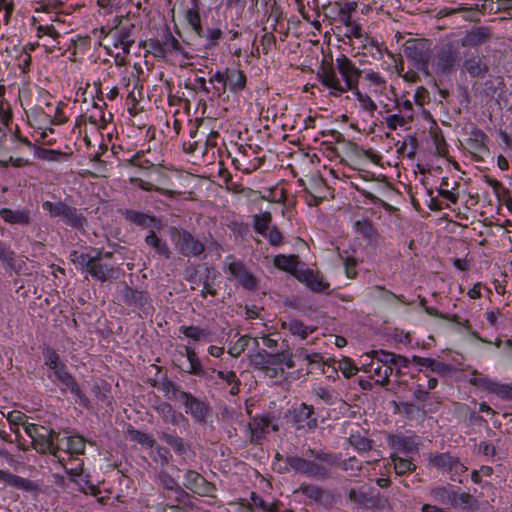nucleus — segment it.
Wrapping results in <instances>:
<instances>
[{
	"mask_svg": "<svg viewBox=\"0 0 512 512\" xmlns=\"http://www.w3.org/2000/svg\"><path fill=\"white\" fill-rule=\"evenodd\" d=\"M285 462L296 474L315 480H324L329 477V470L336 465L337 458L322 449L309 448L302 456H287Z\"/></svg>",
	"mask_w": 512,
	"mask_h": 512,
	"instance_id": "nucleus-1",
	"label": "nucleus"
},
{
	"mask_svg": "<svg viewBox=\"0 0 512 512\" xmlns=\"http://www.w3.org/2000/svg\"><path fill=\"white\" fill-rule=\"evenodd\" d=\"M25 432L32 439V445L36 451L43 454L49 452L63 464L65 459L60 455L63 447L59 433L37 424H25Z\"/></svg>",
	"mask_w": 512,
	"mask_h": 512,
	"instance_id": "nucleus-2",
	"label": "nucleus"
},
{
	"mask_svg": "<svg viewBox=\"0 0 512 512\" xmlns=\"http://www.w3.org/2000/svg\"><path fill=\"white\" fill-rule=\"evenodd\" d=\"M403 52L405 57L413 63V65L425 75H430L428 70L429 63L432 59V43L424 38H411L403 44Z\"/></svg>",
	"mask_w": 512,
	"mask_h": 512,
	"instance_id": "nucleus-3",
	"label": "nucleus"
},
{
	"mask_svg": "<svg viewBox=\"0 0 512 512\" xmlns=\"http://www.w3.org/2000/svg\"><path fill=\"white\" fill-rule=\"evenodd\" d=\"M149 51L158 59H167L170 55L180 54L189 59L190 55L184 50L182 44L167 29L161 39H150L147 43Z\"/></svg>",
	"mask_w": 512,
	"mask_h": 512,
	"instance_id": "nucleus-4",
	"label": "nucleus"
},
{
	"mask_svg": "<svg viewBox=\"0 0 512 512\" xmlns=\"http://www.w3.org/2000/svg\"><path fill=\"white\" fill-rule=\"evenodd\" d=\"M230 155L234 167L246 174L256 171L264 162V157L258 156L256 150L251 146L241 145Z\"/></svg>",
	"mask_w": 512,
	"mask_h": 512,
	"instance_id": "nucleus-5",
	"label": "nucleus"
},
{
	"mask_svg": "<svg viewBox=\"0 0 512 512\" xmlns=\"http://www.w3.org/2000/svg\"><path fill=\"white\" fill-rule=\"evenodd\" d=\"M171 236L176 249L183 256L198 257L205 251L204 244L187 230L172 228Z\"/></svg>",
	"mask_w": 512,
	"mask_h": 512,
	"instance_id": "nucleus-6",
	"label": "nucleus"
},
{
	"mask_svg": "<svg viewBox=\"0 0 512 512\" xmlns=\"http://www.w3.org/2000/svg\"><path fill=\"white\" fill-rule=\"evenodd\" d=\"M111 252L97 251L96 255L91 257L87 272L96 280L101 282L115 277L114 264L109 260L112 258Z\"/></svg>",
	"mask_w": 512,
	"mask_h": 512,
	"instance_id": "nucleus-7",
	"label": "nucleus"
},
{
	"mask_svg": "<svg viewBox=\"0 0 512 512\" xmlns=\"http://www.w3.org/2000/svg\"><path fill=\"white\" fill-rule=\"evenodd\" d=\"M429 463L436 469L451 473V479L456 480L454 476L462 475L467 471V467L450 453H430L428 456Z\"/></svg>",
	"mask_w": 512,
	"mask_h": 512,
	"instance_id": "nucleus-8",
	"label": "nucleus"
},
{
	"mask_svg": "<svg viewBox=\"0 0 512 512\" xmlns=\"http://www.w3.org/2000/svg\"><path fill=\"white\" fill-rule=\"evenodd\" d=\"M336 70L344 80L345 91H354L358 89L359 80L362 75L360 70L351 59L345 55H341L336 59Z\"/></svg>",
	"mask_w": 512,
	"mask_h": 512,
	"instance_id": "nucleus-9",
	"label": "nucleus"
},
{
	"mask_svg": "<svg viewBox=\"0 0 512 512\" xmlns=\"http://www.w3.org/2000/svg\"><path fill=\"white\" fill-rule=\"evenodd\" d=\"M436 58L437 69L442 74H450L459 65V44L456 42H448L442 45L437 53Z\"/></svg>",
	"mask_w": 512,
	"mask_h": 512,
	"instance_id": "nucleus-10",
	"label": "nucleus"
},
{
	"mask_svg": "<svg viewBox=\"0 0 512 512\" xmlns=\"http://www.w3.org/2000/svg\"><path fill=\"white\" fill-rule=\"evenodd\" d=\"M27 257L17 255L7 243L0 240V263L8 273L21 274L27 270Z\"/></svg>",
	"mask_w": 512,
	"mask_h": 512,
	"instance_id": "nucleus-11",
	"label": "nucleus"
},
{
	"mask_svg": "<svg viewBox=\"0 0 512 512\" xmlns=\"http://www.w3.org/2000/svg\"><path fill=\"white\" fill-rule=\"evenodd\" d=\"M317 78L331 96L339 97L346 92L333 66L322 65L317 72Z\"/></svg>",
	"mask_w": 512,
	"mask_h": 512,
	"instance_id": "nucleus-12",
	"label": "nucleus"
},
{
	"mask_svg": "<svg viewBox=\"0 0 512 512\" xmlns=\"http://www.w3.org/2000/svg\"><path fill=\"white\" fill-rule=\"evenodd\" d=\"M314 408L302 403L292 411V419L297 430L311 431L317 427V419L313 417Z\"/></svg>",
	"mask_w": 512,
	"mask_h": 512,
	"instance_id": "nucleus-13",
	"label": "nucleus"
},
{
	"mask_svg": "<svg viewBox=\"0 0 512 512\" xmlns=\"http://www.w3.org/2000/svg\"><path fill=\"white\" fill-rule=\"evenodd\" d=\"M132 29L127 26H119L112 29L106 36L107 40L112 43L113 47L120 48L123 53L128 54L130 48L135 42L132 35Z\"/></svg>",
	"mask_w": 512,
	"mask_h": 512,
	"instance_id": "nucleus-14",
	"label": "nucleus"
},
{
	"mask_svg": "<svg viewBox=\"0 0 512 512\" xmlns=\"http://www.w3.org/2000/svg\"><path fill=\"white\" fill-rule=\"evenodd\" d=\"M54 377L57 381L66 386L73 394H75L80 403L84 406H87L89 403L86 395L81 391L79 385L75 381L74 377L68 372L66 365L63 363L60 366L52 369Z\"/></svg>",
	"mask_w": 512,
	"mask_h": 512,
	"instance_id": "nucleus-15",
	"label": "nucleus"
},
{
	"mask_svg": "<svg viewBox=\"0 0 512 512\" xmlns=\"http://www.w3.org/2000/svg\"><path fill=\"white\" fill-rule=\"evenodd\" d=\"M0 217L7 224L22 227H27L33 222L31 210L27 207L18 209L1 208Z\"/></svg>",
	"mask_w": 512,
	"mask_h": 512,
	"instance_id": "nucleus-16",
	"label": "nucleus"
},
{
	"mask_svg": "<svg viewBox=\"0 0 512 512\" xmlns=\"http://www.w3.org/2000/svg\"><path fill=\"white\" fill-rule=\"evenodd\" d=\"M492 33L490 28L485 26L474 27L461 38L459 44L464 48H477L490 41Z\"/></svg>",
	"mask_w": 512,
	"mask_h": 512,
	"instance_id": "nucleus-17",
	"label": "nucleus"
},
{
	"mask_svg": "<svg viewBox=\"0 0 512 512\" xmlns=\"http://www.w3.org/2000/svg\"><path fill=\"white\" fill-rule=\"evenodd\" d=\"M462 69L473 78L485 77L489 71V67L485 63V57L477 53H467L465 55Z\"/></svg>",
	"mask_w": 512,
	"mask_h": 512,
	"instance_id": "nucleus-18",
	"label": "nucleus"
},
{
	"mask_svg": "<svg viewBox=\"0 0 512 512\" xmlns=\"http://www.w3.org/2000/svg\"><path fill=\"white\" fill-rule=\"evenodd\" d=\"M369 362L362 363L361 371L369 374V377L375 379V382L380 385H385L389 382V377L392 374V367L383 365L377 361L369 359Z\"/></svg>",
	"mask_w": 512,
	"mask_h": 512,
	"instance_id": "nucleus-19",
	"label": "nucleus"
},
{
	"mask_svg": "<svg viewBox=\"0 0 512 512\" xmlns=\"http://www.w3.org/2000/svg\"><path fill=\"white\" fill-rule=\"evenodd\" d=\"M270 426L273 431H278L279 429L277 425H272L271 419L267 416H256L252 418L248 425L251 442L258 443L267 433H269Z\"/></svg>",
	"mask_w": 512,
	"mask_h": 512,
	"instance_id": "nucleus-20",
	"label": "nucleus"
},
{
	"mask_svg": "<svg viewBox=\"0 0 512 512\" xmlns=\"http://www.w3.org/2000/svg\"><path fill=\"white\" fill-rule=\"evenodd\" d=\"M296 277L314 292H324L329 288V283L324 280V277L311 269L299 271Z\"/></svg>",
	"mask_w": 512,
	"mask_h": 512,
	"instance_id": "nucleus-21",
	"label": "nucleus"
},
{
	"mask_svg": "<svg viewBox=\"0 0 512 512\" xmlns=\"http://www.w3.org/2000/svg\"><path fill=\"white\" fill-rule=\"evenodd\" d=\"M56 22H65V17L58 12L51 11L46 5L35 8V15L32 17L34 27L51 26Z\"/></svg>",
	"mask_w": 512,
	"mask_h": 512,
	"instance_id": "nucleus-22",
	"label": "nucleus"
},
{
	"mask_svg": "<svg viewBox=\"0 0 512 512\" xmlns=\"http://www.w3.org/2000/svg\"><path fill=\"white\" fill-rule=\"evenodd\" d=\"M184 486L194 493L205 495L210 492L212 486L205 478L194 470H188L184 476Z\"/></svg>",
	"mask_w": 512,
	"mask_h": 512,
	"instance_id": "nucleus-23",
	"label": "nucleus"
},
{
	"mask_svg": "<svg viewBox=\"0 0 512 512\" xmlns=\"http://www.w3.org/2000/svg\"><path fill=\"white\" fill-rule=\"evenodd\" d=\"M122 299L127 306L145 310L149 305L147 292L138 291L125 285L121 291Z\"/></svg>",
	"mask_w": 512,
	"mask_h": 512,
	"instance_id": "nucleus-24",
	"label": "nucleus"
},
{
	"mask_svg": "<svg viewBox=\"0 0 512 512\" xmlns=\"http://www.w3.org/2000/svg\"><path fill=\"white\" fill-rule=\"evenodd\" d=\"M185 406L187 414H191L197 421H204L208 412L206 404L192 394L186 392L180 400Z\"/></svg>",
	"mask_w": 512,
	"mask_h": 512,
	"instance_id": "nucleus-25",
	"label": "nucleus"
},
{
	"mask_svg": "<svg viewBox=\"0 0 512 512\" xmlns=\"http://www.w3.org/2000/svg\"><path fill=\"white\" fill-rule=\"evenodd\" d=\"M228 270L245 289L253 290L256 288V278L245 269L241 262L229 263Z\"/></svg>",
	"mask_w": 512,
	"mask_h": 512,
	"instance_id": "nucleus-26",
	"label": "nucleus"
},
{
	"mask_svg": "<svg viewBox=\"0 0 512 512\" xmlns=\"http://www.w3.org/2000/svg\"><path fill=\"white\" fill-rule=\"evenodd\" d=\"M35 29L38 38L48 37L51 39L50 44L52 47L59 44V38L62 34L67 33L65 22H56L51 24V26L45 25L44 27H35Z\"/></svg>",
	"mask_w": 512,
	"mask_h": 512,
	"instance_id": "nucleus-27",
	"label": "nucleus"
},
{
	"mask_svg": "<svg viewBox=\"0 0 512 512\" xmlns=\"http://www.w3.org/2000/svg\"><path fill=\"white\" fill-rule=\"evenodd\" d=\"M60 442L62 443L63 449L61 452H65L69 455V458H72L74 454L79 455L83 454L85 451V440L81 436H69V437H60Z\"/></svg>",
	"mask_w": 512,
	"mask_h": 512,
	"instance_id": "nucleus-28",
	"label": "nucleus"
},
{
	"mask_svg": "<svg viewBox=\"0 0 512 512\" xmlns=\"http://www.w3.org/2000/svg\"><path fill=\"white\" fill-rule=\"evenodd\" d=\"M227 81V89L236 94L242 91L246 86V75L243 71L238 69H227L225 76Z\"/></svg>",
	"mask_w": 512,
	"mask_h": 512,
	"instance_id": "nucleus-29",
	"label": "nucleus"
},
{
	"mask_svg": "<svg viewBox=\"0 0 512 512\" xmlns=\"http://www.w3.org/2000/svg\"><path fill=\"white\" fill-rule=\"evenodd\" d=\"M61 218L66 225L77 229L83 228L86 224L84 215L80 213L77 208L67 204L62 211Z\"/></svg>",
	"mask_w": 512,
	"mask_h": 512,
	"instance_id": "nucleus-30",
	"label": "nucleus"
},
{
	"mask_svg": "<svg viewBox=\"0 0 512 512\" xmlns=\"http://www.w3.org/2000/svg\"><path fill=\"white\" fill-rule=\"evenodd\" d=\"M481 13L498 14L505 12L511 14L512 0H482Z\"/></svg>",
	"mask_w": 512,
	"mask_h": 512,
	"instance_id": "nucleus-31",
	"label": "nucleus"
},
{
	"mask_svg": "<svg viewBox=\"0 0 512 512\" xmlns=\"http://www.w3.org/2000/svg\"><path fill=\"white\" fill-rule=\"evenodd\" d=\"M393 508L388 497L377 493H370L366 510L373 512H388Z\"/></svg>",
	"mask_w": 512,
	"mask_h": 512,
	"instance_id": "nucleus-32",
	"label": "nucleus"
},
{
	"mask_svg": "<svg viewBox=\"0 0 512 512\" xmlns=\"http://www.w3.org/2000/svg\"><path fill=\"white\" fill-rule=\"evenodd\" d=\"M274 266L280 270L291 273L293 275H297L299 272L297 271V266L299 264L298 257L296 255H283L279 254L274 257L273 260Z\"/></svg>",
	"mask_w": 512,
	"mask_h": 512,
	"instance_id": "nucleus-33",
	"label": "nucleus"
},
{
	"mask_svg": "<svg viewBox=\"0 0 512 512\" xmlns=\"http://www.w3.org/2000/svg\"><path fill=\"white\" fill-rule=\"evenodd\" d=\"M129 163L133 166L139 167L140 169L152 170L157 173L159 177L164 176L162 168L149 160L144 152H137L131 159H129Z\"/></svg>",
	"mask_w": 512,
	"mask_h": 512,
	"instance_id": "nucleus-34",
	"label": "nucleus"
},
{
	"mask_svg": "<svg viewBox=\"0 0 512 512\" xmlns=\"http://www.w3.org/2000/svg\"><path fill=\"white\" fill-rule=\"evenodd\" d=\"M370 493L363 489L351 488L347 492L348 501L352 509L366 510Z\"/></svg>",
	"mask_w": 512,
	"mask_h": 512,
	"instance_id": "nucleus-35",
	"label": "nucleus"
},
{
	"mask_svg": "<svg viewBox=\"0 0 512 512\" xmlns=\"http://www.w3.org/2000/svg\"><path fill=\"white\" fill-rule=\"evenodd\" d=\"M430 496L443 505L457 507V493L445 487H436L431 490Z\"/></svg>",
	"mask_w": 512,
	"mask_h": 512,
	"instance_id": "nucleus-36",
	"label": "nucleus"
},
{
	"mask_svg": "<svg viewBox=\"0 0 512 512\" xmlns=\"http://www.w3.org/2000/svg\"><path fill=\"white\" fill-rule=\"evenodd\" d=\"M185 355L189 361V367L186 370L189 374L195 375V376H201L206 377L207 372L202 368L201 362L199 358L197 357V354L195 350L190 347H185Z\"/></svg>",
	"mask_w": 512,
	"mask_h": 512,
	"instance_id": "nucleus-37",
	"label": "nucleus"
},
{
	"mask_svg": "<svg viewBox=\"0 0 512 512\" xmlns=\"http://www.w3.org/2000/svg\"><path fill=\"white\" fill-rule=\"evenodd\" d=\"M0 481L4 482L9 486L22 490H29L32 487V483L29 480L14 475L8 471H4L2 469H0Z\"/></svg>",
	"mask_w": 512,
	"mask_h": 512,
	"instance_id": "nucleus-38",
	"label": "nucleus"
},
{
	"mask_svg": "<svg viewBox=\"0 0 512 512\" xmlns=\"http://www.w3.org/2000/svg\"><path fill=\"white\" fill-rule=\"evenodd\" d=\"M393 448L405 455L416 453L418 447L413 439L409 437H394L392 439Z\"/></svg>",
	"mask_w": 512,
	"mask_h": 512,
	"instance_id": "nucleus-39",
	"label": "nucleus"
},
{
	"mask_svg": "<svg viewBox=\"0 0 512 512\" xmlns=\"http://www.w3.org/2000/svg\"><path fill=\"white\" fill-rule=\"evenodd\" d=\"M355 231L362 235L365 239L373 241L377 238L378 233L372 222L368 219H361L354 222Z\"/></svg>",
	"mask_w": 512,
	"mask_h": 512,
	"instance_id": "nucleus-40",
	"label": "nucleus"
},
{
	"mask_svg": "<svg viewBox=\"0 0 512 512\" xmlns=\"http://www.w3.org/2000/svg\"><path fill=\"white\" fill-rule=\"evenodd\" d=\"M284 326L290 331L291 334L300 337V339L304 340L308 337V335L314 332L313 327L306 326L303 322L292 319L288 323H284Z\"/></svg>",
	"mask_w": 512,
	"mask_h": 512,
	"instance_id": "nucleus-41",
	"label": "nucleus"
},
{
	"mask_svg": "<svg viewBox=\"0 0 512 512\" xmlns=\"http://www.w3.org/2000/svg\"><path fill=\"white\" fill-rule=\"evenodd\" d=\"M227 75V69L225 71H217L214 75H212L209 79L210 84H212V92L213 97H220L227 90V81L225 76Z\"/></svg>",
	"mask_w": 512,
	"mask_h": 512,
	"instance_id": "nucleus-42",
	"label": "nucleus"
},
{
	"mask_svg": "<svg viewBox=\"0 0 512 512\" xmlns=\"http://www.w3.org/2000/svg\"><path fill=\"white\" fill-rule=\"evenodd\" d=\"M164 440L179 456L184 457L189 451L190 447L183 441L182 438L164 433L161 436Z\"/></svg>",
	"mask_w": 512,
	"mask_h": 512,
	"instance_id": "nucleus-43",
	"label": "nucleus"
},
{
	"mask_svg": "<svg viewBox=\"0 0 512 512\" xmlns=\"http://www.w3.org/2000/svg\"><path fill=\"white\" fill-rule=\"evenodd\" d=\"M412 361H413V363H415L419 366H424V367L430 368L433 372L445 373L448 371V366L445 363L437 361L432 358L413 356Z\"/></svg>",
	"mask_w": 512,
	"mask_h": 512,
	"instance_id": "nucleus-44",
	"label": "nucleus"
},
{
	"mask_svg": "<svg viewBox=\"0 0 512 512\" xmlns=\"http://www.w3.org/2000/svg\"><path fill=\"white\" fill-rule=\"evenodd\" d=\"M145 242L148 246L153 247L158 254L163 255L167 259L170 258L171 252L168 245L162 242L154 231H150L145 238Z\"/></svg>",
	"mask_w": 512,
	"mask_h": 512,
	"instance_id": "nucleus-45",
	"label": "nucleus"
},
{
	"mask_svg": "<svg viewBox=\"0 0 512 512\" xmlns=\"http://www.w3.org/2000/svg\"><path fill=\"white\" fill-rule=\"evenodd\" d=\"M391 458L397 475H404L416 469V465L410 459L400 457L396 453H393Z\"/></svg>",
	"mask_w": 512,
	"mask_h": 512,
	"instance_id": "nucleus-46",
	"label": "nucleus"
},
{
	"mask_svg": "<svg viewBox=\"0 0 512 512\" xmlns=\"http://www.w3.org/2000/svg\"><path fill=\"white\" fill-rule=\"evenodd\" d=\"M130 182L137 185L140 189H142L144 191L155 190V191L160 192L161 194H163L165 196H169V197H173L177 194V192L174 190L161 188L159 186H156L151 181H146L141 178H131Z\"/></svg>",
	"mask_w": 512,
	"mask_h": 512,
	"instance_id": "nucleus-47",
	"label": "nucleus"
},
{
	"mask_svg": "<svg viewBox=\"0 0 512 512\" xmlns=\"http://www.w3.org/2000/svg\"><path fill=\"white\" fill-rule=\"evenodd\" d=\"M488 138L480 129H473L469 134V143L472 149L476 151H484L486 149V142Z\"/></svg>",
	"mask_w": 512,
	"mask_h": 512,
	"instance_id": "nucleus-48",
	"label": "nucleus"
},
{
	"mask_svg": "<svg viewBox=\"0 0 512 512\" xmlns=\"http://www.w3.org/2000/svg\"><path fill=\"white\" fill-rule=\"evenodd\" d=\"M272 221V214L268 211L262 212L260 214H256L253 217V227L256 232L263 234L265 231H267L270 226V223Z\"/></svg>",
	"mask_w": 512,
	"mask_h": 512,
	"instance_id": "nucleus-49",
	"label": "nucleus"
},
{
	"mask_svg": "<svg viewBox=\"0 0 512 512\" xmlns=\"http://www.w3.org/2000/svg\"><path fill=\"white\" fill-rule=\"evenodd\" d=\"M157 480L164 490L183 493L178 482L167 472L161 471L157 476Z\"/></svg>",
	"mask_w": 512,
	"mask_h": 512,
	"instance_id": "nucleus-50",
	"label": "nucleus"
},
{
	"mask_svg": "<svg viewBox=\"0 0 512 512\" xmlns=\"http://www.w3.org/2000/svg\"><path fill=\"white\" fill-rule=\"evenodd\" d=\"M296 492L315 501H321L324 496V491L319 486L310 483H302Z\"/></svg>",
	"mask_w": 512,
	"mask_h": 512,
	"instance_id": "nucleus-51",
	"label": "nucleus"
},
{
	"mask_svg": "<svg viewBox=\"0 0 512 512\" xmlns=\"http://www.w3.org/2000/svg\"><path fill=\"white\" fill-rule=\"evenodd\" d=\"M218 377L231 385L230 394L237 395L240 392L241 382L234 371H218Z\"/></svg>",
	"mask_w": 512,
	"mask_h": 512,
	"instance_id": "nucleus-52",
	"label": "nucleus"
},
{
	"mask_svg": "<svg viewBox=\"0 0 512 512\" xmlns=\"http://www.w3.org/2000/svg\"><path fill=\"white\" fill-rule=\"evenodd\" d=\"M354 96L359 101L360 107L369 112L370 115H374V112L377 110V104L372 100V98L362 93L359 88L353 91Z\"/></svg>",
	"mask_w": 512,
	"mask_h": 512,
	"instance_id": "nucleus-53",
	"label": "nucleus"
},
{
	"mask_svg": "<svg viewBox=\"0 0 512 512\" xmlns=\"http://www.w3.org/2000/svg\"><path fill=\"white\" fill-rule=\"evenodd\" d=\"M366 359H372L377 361L383 365L392 366L395 361V353L384 351V350H374L371 354L365 356Z\"/></svg>",
	"mask_w": 512,
	"mask_h": 512,
	"instance_id": "nucleus-54",
	"label": "nucleus"
},
{
	"mask_svg": "<svg viewBox=\"0 0 512 512\" xmlns=\"http://www.w3.org/2000/svg\"><path fill=\"white\" fill-rule=\"evenodd\" d=\"M185 19L196 33V35H203V29L201 26V16L198 10L188 9L185 15Z\"/></svg>",
	"mask_w": 512,
	"mask_h": 512,
	"instance_id": "nucleus-55",
	"label": "nucleus"
},
{
	"mask_svg": "<svg viewBox=\"0 0 512 512\" xmlns=\"http://www.w3.org/2000/svg\"><path fill=\"white\" fill-rule=\"evenodd\" d=\"M412 121L411 114H393L386 118L387 127L390 130H396Z\"/></svg>",
	"mask_w": 512,
	"mask_h": 512,
	"instance_id": "nucleus-56",
	"label": "nucleus"
},
{
	"mask_svg": "<svg viewBox=\"0 0 512 512\" xmlns=\"http://www.w3.org/2000/svg\"><path fill=\"white\" fill-rule=\"evenodd\" d=\"M126 218L131 222L143 227H149L154 221L153 217L133 210H128L126 212Z\"/></svg>",
	"mask_w": 512,
	"mask_h": 512,
	"instance_id": "nucleus-57",
	"label": "nucleus"
},
{
	"mask_svg": "<svg viewBox=\"0 0 512 512\" xmlns=\"http://www.w3.org/2000/svg\"><path fill=\"white\" fill-rule=\"evenodd\" d=\"M335 369L340 370L346 378L352 377L360 370V368H357L354 362L348 357H343L339 360Z\"/></svg>",
	"mask_w": 512,
	"mask_h": 512,
	"instance_id": "nucleus-58",
	"label": "nucleus"
},
{
	"mask_svg": "<svg viewBox=\"0 0 512 512\" xmlns=\"http://www.w3.org/2000/svg\"><path fill=\"white\" fill-rule=\"evenodd\" d=\"M180 332L183 333L186 337L194 340L201 341L208 336V333L198 326H181Z\"/></svg>",
	"mask_w": 512,
	"mask_h": 512,
	"instance_id": "nucleus-59",
	"label": "nucleus"
},
{
	"mask_svg": "<svg viewBox=\"0 0 512 512\" xmlns=\"http://www.w3.org/2000/svg\"><path fill=\"white\" fill-rule=\"evenodd\" d=\"M365 80L368 81L371 86L375 87L373 90L375 93H382L386 89L385 79L377 72H368L365 76Z\"/></svg>",
	"mask_w": 512,
	"mask_h": 512,
	"instance_id": "nucleus-60",
	"label": "nucleus"
},
{
	"mask_svg": "<svg viewBox=\"0 0 512 512\" xmlns=\"http://www.w3.org/2000/svg\"><path fill=\"white\" fill-rule=\"evenodd\" d=\"M66 105L62 102H58L53 114L51 112H46V115L50 118V122L54 125H62L67 122L68 118L64 113V107Z\"/></svg>",
	"mask_w": 512,
	"mask_h": 512,
	"instance_id": "nucleus-61",
	"label": "nucleus"
},
{
	"mask_svg": "<svg viewBox=\"0 0 512 512\" xmlns=\"http://www.w3.org/2000/svg\"><path fill=\"white\" fill-rule=\"evenodd\" d=\"M91 255L85 254L79 251H72L69 255L70 261L77 266V268L87 270L89 262L91 260Z\"/></svg>",
	"mask_w": 512,
	"mask_h": 512,
	"instance_id": "nucleus-62",
	"label": "nucleus"
},
{
	"mask_svg": "<svg viewBox=\"0 0 512 512\" xmlns=\"http://www.w3.org/2000/svg\"><path fill=\"white\" fill-rule=\"evenodd\" d=\"M197 36L206 39L208 41L207 47L212 48L218 44V41L223 36V32L219 28H209L206 31L203 30V35Z\"/></svg>",
	"mask_w": 512,
	"mask_h": 512,
	"instance_id": "nucleus-63",
	"label": "nucleus"
},
{
	"mask_svg": "<svg viewBox=\"0 0 512 512\" xmlns=\"http://www.w3.org/2000/svg\"><path fill=\"white\" fill-rule=\"evenodd\" d=\"M502 399H511L512 398V384H501L494 381L491 392Z\"/></svg>",
	"mask_w": 512,
	"mask_h": 512,
	"instance_id": "nucleus-64",
	"label": "nucleus"
}]
</instances>
